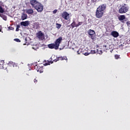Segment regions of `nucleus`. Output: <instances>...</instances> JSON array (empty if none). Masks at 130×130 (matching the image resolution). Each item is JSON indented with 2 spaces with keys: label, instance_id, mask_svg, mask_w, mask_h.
Masks as SVG:
<instances>
[{
  "label": "nucleus",
  "instance_id": "393cba45",
  "mask_svg": "<svg viewBox=\"0 0 130 130\" xmlns=\"http://www.w3.org/2000/svg\"><path fill=\"white\" fill-rule=\"evenodd\" d=\"M97 53L99 54H102L103 52H102V50H100L99 51L98 49H97Z\"/></svg>",
  "mask_w": 130,
  "mask_h": 130
},
{
  "label": "nucleus",
  "instance_id": "4be33fe9",
  "mask_svg": "<svg viewBox=\"0 0 130 130\" xmlns=\"http://www.w3.org/2000/svg\"><path fill=\"white\" fill-rule=\"evenodd\" d=\"M13 64H14V62H13V61H10L8 63V66H9V67H13Z\"/></svg>",
  "mask_w": 130,
  "mask_h": 130
},
{
  "label": "nucleus",
  "instance_id": "72a5a7b5",
  "mask_svg": "<svg viewBox=\"0 0 130 130\" xmlns=\"http://www.w3.org/2000/svg\"><path fill=\"white\" fill-rule=\"evenodd\" d=\"M5 15H4V14H0V17H1V18H3V17H5Z\"/></svg>",
  "mask_w": 130,
  "mask_h": 130
},
{
  "label": "nucleus",
  "instance_id": "58836bf2",
  "mask_svg": "<svg viewBox=\"0 0 130 130\" xmlns=\"http://www.w3.org/2000/svg\"><path fill=\"white\" fill-rule=\"evenodd\" d=\"M128 24H129V22H126V24H127V25H128Z\"/></svg>",
  "mask_w": 130,
  "mask_h": 130
},
{
  "label": "nucleus",
  "instance_id": "2eb2a0df",
  "mask_svg": "<svg viewBox=\"0 0 130 130\" xmlns=\"http://www.w3.org/2000/svg\"><path fill=\"white\" fill-rule=\"evenodd\" d=\"M34 13V11H33V9H27L26 10V14H28V15H31Z\"/></svg>",
  "mask_w": 130,
  "mask_h": 130
},
{
  "label": "nucleus",
  "instance_id": "bb28decb",
  "mask_svg": "<svg viewBox=\"0 0 130 130\" xmlns=\"http://www.w3.org/2000/svg\"><path fill=\"white\" fill-rule=\"evenodd\" d=\"M8 29H9V30H15V28L14 27H13L12 26H9L8 27Z\"/></svg>",
  "mask_w": 130,
  "mask_h": 130
},
{
  "label": "nucleus",
  "instance_id": "9b49d317",
  "mask_svg": "<svg viewBox=\"0 0 130 130\" xmlns=\"http://www.w3.org/2000/svg\"><path fill=\"white\" fill-rule=\"evenodd\" d=\"M111 35L114 38H117L119 36V34L116 31H112L111 32Z\"/></svg>",
  "mask_w": 130,
  "mask_h": 130
},
{
  "label": "nucleus",
  "instance_id": "a211bd4d",
  "mask_svg": "<svg viewBox=\"0 0 130 130\" xmlns=\"http://www.w3.org/2000/svg\"><path fill=\"white\" fill-rule=\"evenodd\" d=\"M61 27V24L57 23H56V28H57V29H60Z\"/></svg>",
  "mask_w": 130,
  "mask_h": 130
},
{
  "label": "nucleus",
  "instance_id": "39448f33",
  "mask_svg": "<svg viewBox=\"0 0 130 130\" xmlns=\"http://www.w3.org/2000/svg\"><path fill=\"white\" fill-rule=\"evenodd\" d=\"M38 13H41L43 11V5L40 2L38 3V5L35 8Z\"/></svg>",
  "mask_w": 130,
  "mask_h": 130
},
{
  "label": "nucleus",
  "instance_id": "6e6552de",
  "mask_svg": "<svg viewBox=\"0 0 130 130\" xmlns=\"http://www.w3.org/2000/svg\"><path fill=\"white\" fill-rule=\"evenodd\" d=\"M61 41H62V37H59L58 39H57L55 42V44L56 45V47H59V45L61 43Z\"/></svg>",
  "mask_w": 130,
  "mask_h": 130
},
{
  "label": "nucleus",
  "instance_id": "0eeeda50",
  "mask_svg": "<svg viewBox=\"0 0 130 130\" xmlns=\"http://www.w3.org/2000/svg\"><path fill=\"white\" fill-rule=\"evenodd\" d=\"M35 70H36V71L38 73H40V74H41V73H43V67L40 66L38 64L35 66Z\"/></svg>",
  "mask_w": 130,
  "mask_h": 130
},
{
  "label": "nucleus",
  "instance_id": "ea45409f",
  "mask_svg": "<svg viewBox=\"0 0 130 130\" xmlns=\"http://www.w3.org/2000/svg\"><path fill=\"white\" fill-rule=\"evenodd\" d=\"M104 47H106V46H104Z\"/></svg>",
  "mask_w": 130,
  "mask_h": 130
},
{
  "label": "nucleus",
  "instance_id": "cd10ccee",
  "mask_svg": "<svg viewBox=\"0 0 130 130\" xmlns=\"http://www.w3.org/2000/svg\"><path fill=\"white\" fill-rule=\"evenodd\" d=\"M49 64H50V62H48L44 63V66H45V67L46 66H49Z\"/></svg>",
  "mask_w": 130,
  "mask_h": 130
},
{
  "label": "nucleus",
  "instance_id": "f257e3e1",
  "mask_svg": "<svg viewBox=\"0 0 130 130\" xmlns=\"http://www.w3.org/2000/svg\"><path fill=\"white\" fill-rule=\"evenodd\" d=\"M106 10V5L102 4L98 8L96 9L95 12V17L98 18V19H100V18H102L103 15H104V12Z\"/></svg>",
  "mask_w": 130,
  "mask_h": 130
},
{
  "label": "nucleus",
  "instance_id": "9d476101",
  "mask_svg": "<svg viewBox=\"0 0 130 130\" xmlns=\"http://www.w3.org/2000/svg\"><path fill=\"white\" fill-rule=\"evenodd\" d=\"M39 3V2L36 0H30L29 2L30 5L34 8H35V7L37 6Z\"/></svg>",
  "mask_w": 130,
  "mask_h": 130
},
{
  "label": "nucleus",
  "instance_id": "2f4dec72",
  "mask_svg": "<svg viewBox=\"0 0 130 130\" xmlns=\"http://www.w3.org/2000/svg\"><path fill=\"white\" fill-rule=\"evenodd\" d=\"M53 14H56L57 13V10L55 9L53 12Z\"/></svg>",
  "mask_w": 130,
  "mask_h": 130
},
{
  "label": "nucleus",
  "instance_id": "c756f323",
  "mask_svg": "<svg viewBox=\"0 0 130 130\" xmlns=\"http://www.w3.org/2000/svg\"><path fill=\"white\" fill-rule=\"evenodd\" d=\"M90 53H91V54H94V53H96V51L91 50Z\"/></svg>",
  "mask_w": 130,
  "mask_h": 130
},
{
  "label": "nucleus",
  "instance_id": "4468645a",
  "mask_svg": "<svg viewBox=\"0 0 130 130\" xmlns=\"http://www.w3.org/2000/svg\"><path fill=\"white\" fill-rule=\"evenodd\" d=\"M30 23L29 21H22L20 22V24L21 26H24V27H27V26H29Z\"/></svg>",
  "mask_w": 130,
  "mask_h": 130
},
{
  "label": "nucleus",
  "instance_id": "ddd939ff",
  "mask_svg": "<svg viewBox=\"0 0 130 130\" xmlns=\"http://www.w3.org/2000/svg\"><path fill=\"white\" fill-rule=\"evenodd\" d=\"M118 19L119 21H121L122 23H124V20H125V15H120L118 17Z\"/></svg>",
  "mask_w": 130,
  "mask_h": 130
},
{
  "label": "nucleus",
  "instance_id": "4c0bfd02",
  "mask_svg": "<svg viewBox=\"0 0 130 130\" xmlns=\"http://www.w3.org/2000/svg\"><path fill=\"white\" fill-rule=\"evenodd\" d=\"M8 69H9V67L6 68V70H7V73H9V70H8Z\"/></svg>",
  "mask_w": 130,
  "mask_h": 130
},
{
  "label": "nucleus",
  "instance_id": "a878e982",
  "mask_svg": "<svg viewBox=\"0 0 130 130\" xmlns=\"http://www.w3.org/2000/svg\"><path fill=\"white\" fill-rule=\"evenodd\" d=\"M115 58L116 59H118V58H119V55L117 54L115 55Z\"/></svg>",
  "mask_w": 130,
  "mask_h": 130
},
{
  "label": "nucleus",
  "instance_id": "5701e85b",
  "mask_svg": "<svg viewBox=\"0 0 130 130\" xmlns=\"http://www.w3.org/2000/svg\"><path fill=\"white\" fill-rule=\"evenodd\" d=\"M0 13L3 14V13H5V10H4V8L2 7V6H0Z\"/></svg>",
  "mask_w": 130,
  "mask_h": 130
},
{
  "label": "nucleus",
  "instance_id": "dca6fc26",
  "mask_svg": "<svg viewBox=\"0 0 130 130\" xmlns=\"http://www.w3.org/2000/svg\"><path fill=\"white\" fill-rule=\"evenodd\" d=\"M71 27H72V28H75V27H78V26H77V24H76V21H73V23L71 24Z\"/></svg>",
  "mask_w": 130,
  "mask_h": 130
},
{
  "label": "nucleus",
  "instance_id": "412c9836",
  "mask_svg": "<svg viewBox=\"0 0 130 130\" xmlns=\"http://www.w3.org/2000/svg\"><path fill=\"white\" fill-rule=\"evenodd\" d=\"M83 23L84 22H83L78 21V24H77L76 27H79V26H81V25H83Z\"/></svg>",
  "mask_w": 130,
  "mask_h": 130
},
{
  "label": "nucleus",
  "instance_id": "f704fd0d",
  "mask_svg": "<svg viewBox=\"0 0 130 130\" xmlns=\"http://www.w3.org/2000/svg\"><path fill=\"white\" fill-rule=\"evenodd\" d=\"M34 83H37V82H38L37 79H35L34 80Z\"/></svg>",
  "mask_w": 130,
  "mask_h": 130
},
{
  "label": "nucleus",
  "instance_id": "20e7f679",
  "mask_svg": "<svg viewBox=\"0 0 130 130\" xmlns=\"http://www.w3.org/2000/svg\"><path fill=\"white\" fill-rule=\"evenodd\" d=\"M36 36L40 41H43L44 39H45V35L44 33L42 32L41 30H40L38 32H37L36 35Z\"/></svg>",
  "mask_w": 130,
  "mask_h": 130
},
{
  "label": "nucleus",
  "instance_id": "c9c22d12",
  "mask_svg": "<svg viewBox=\"0 0 130 130\" xmlns=\"http://www.w3.org/2000/svg\"><path fill=\"white\" fill-rule=\"evenodd\" d=\"M32 49H35V50H36L37 49V48H35V46H33V47H32Z\"/></svg>",
  "mask_w": 130,
  "mask_h": 130
},
{
  "label": "nucleus",
  "instance_id": "f3484780",
  "mask_svg": "<svg viewBox=\"0 0 130 130\" xmlns=\"http://www.w3.org/2000/svg\"><path fill=\"white\" fill-rule=\"evenodd\" d=\"M21 19L23 21L26 20V19H27V14H23L21 16Z\"/></svg>",
  "mask_w": 130,
  "mask_h": 130
},
{
  "label": "nucleus",
  "instance_id": "423d86ee",
  "mask_svg": "<svg viewBox=\"0 0 130 130\" xmlns=\"http://www.w3.org/2000/svg\"><path fill=\"white\" fill-rule=\"evenodd\" d=\"M61 17L64 19V20H68L70 19V14H69L67 11L63 12L61 14Z\"/></svg>",
  "mask_w": 130,
  "mask_h": 130
},
{
  "label": "nucleus",
  "instance_id": "e433bc0d",
  "mask_svg": "<svg viewBox=\"0 0 130 130\" xmlns=\"http://www.w3.org/2000/svg\"><path fill=\"white\" fill-rule=\"evenodd\" d=\"M84 55H86V56L89 55V53H85Z\"/></svg>",
  "mask_w": 130,
  "mask_h": 130
},
{
  "label": "nucleus",
  "instance_id": "aec40b11",
  "mask_svg": "<svg viewBox=\"0 0 130 130\" xmlns=\"http://www.w3.org/2000/svg\"><path fill=\"white\" fill-rule=\"evenodd\" d=\"M13 68H16L17 70H19V66L16 64V63L14 62L13 65H12Z\"/></svg>",
  "mask_w": 130,
  "mask_h": 130
},
{
  "label": "nucleus",
  "instance_id": "f8f14e48",
  "mask_svg": "<svg viewBox=\"0 0 130 130\" xmlns=\"http://www.w3.org/2000/svg\"><path fill=\"white\" fill-rule=\"evenodd\" d=\"M48 47L49 48H50V49H58V48L56 47V45L55 44H50L48 45Z\"/></svg>",
  "mask_w": 130,
  "mask_h": 130
},
{
  "label": "nucleus",
  "instance_id": "b1692460",
  "mask_svg": "<svg viewBox=\"0 0 130 130\" xmlns=\"http://www.w3.org/2000/svg\"><path fill=\"white\" fill-rule=\"evenodd\" d=\"M4 63H5V61L4 60H1L0 61V67H2V68H3V66H4Z\"/></svg>",
  "mask_w": 130,
  "mask_h": 130
},
{
  "label": "nucleus",
  "instance_id": "6ab92c4d",
  "mask_svg": "<svg viewBox=\"0 0 130 130\" xmlns=\"http://www.w3.org/2000/svg\"><path fill=\"white\" fill-rule=\"evenodd\" d=\"M20 27H21V25H20V24H17L16 25V32H18L19 31L20 29L19 28H20Z\"/></svg>",
  "mask_w": 130,
  "mask_h": 130
},
{
  "label": "nucleus",
  "instance_id": "7c9ffc66",
  "mask_svg": "<svg viewBox=\"0 0 130 130\" xmlns=\"http://www.w3.org/2000/svg\"><path fill=\"white\" fill-rule=\"evenodd\" d=\"M98 0H91V2L92 4H94L97 2Z\"/></svg>",
  "mask_w": 130,
  "mask_h": 130
},
{
  "label": "nucleus",
  "instance_id": "f03ea898",
  "mask_svg": "<svg viewBox=\"0 0 130 130\" xmlns=\"http://www.w3.org/2000/svg\"><path fill=\"white\" fill-rule=\"evenodd\" d=\"M128 10H129V7L126 4L120 5L119 7L118 13L119 14H125L128 12Z\"/></svg>",
  "mask_w": 130,
  "mask_h": 130
},
{
  "label": "nucleus",
  "instance_id": "473e14b6",
  "mask_svg": "<svg viewBox=\"0 0 130 130\" xmlns=\"http://www.w3.org/2000/svg\"><path fill=\"white\" fill-rule=\"evenodd\" d=\"M3 20H4L5 21H7V16H6V15L5 16H4V17H3Z\"/></svg>",
  "mask_w": 130,
  "mask_h": 130
},
{
  "label": "nucleus",
  "instance_id": "7ed1b4c3",
  "mask_svg": "<svg viewBox=\"0 0 130 130\" xmlns=\"http://www.w3.org/2000/svg\"><path fill=\"white\" fill-rule=\"evenodd\" d=\"M88 34L89 35L88 37H89L91 40H93V41H95V40H96V34L95 33V31H94V30H88Z\"/></svg>",
  "mask_w": 130,
  "mask_h": 130
},
{
  "label": "nucleus",
  "instance_id": "1a4fd4ad",
  "mask_svg": "<svg viewBox=\"0 0 130 130\" xmlns=\"http://www.w3.org/2000/svg\"><path fill=\"white\" fill-rule=\"evenodd\" d=\"M68 60V58L67 56H60V57H57L56 59H54L53 61L54 62H56V61H58V60Z\"/></svg>",
  "mask_w": 130,
  "mask_h": 130
},
{
  "label": "nucleus",
  "instance_id": "c85d7f7f",
  "mask_svg": "<svg viewBox=\"0 0 130 130\" xmlns=\"http://www.w3.org/2000/svg\"><path fill=\"white\" fill-rule=\"evenodd\" d=\"M14 41H16V42H21V41L19 39H15Z\"/></svg>",
  "mask_w": 130,
  "mask_h": 130
},
{
  "label": "nucleus",
  "instance_id": "a19ab883",
  "mask_svg": "<svg viewBox=\"0 0 130 130\" xmlns=\"http://www.w3.org/2000/svg\"><path fill=\"white\" fill-rule=\"evenodd\" d=\"M2 31V29H0V32Z\"/></svg>",
  "mask_w": 130,
  "mask_h": 130
},
{
  "label": "nucleus",
  "instance_id": "79ce46f5",
  "mask_svg": "<svg viewBox=\"0 0 130 130\" xmlns=\"http://www.w3.org/2000/svg\"><path fill=\"white\" fill-rule=\"evenodd\" d=\"M77 52H79V51H78Z\"/></svg>",
  "mask_w": 130,
  "mask_h": 130
}]
</instances>
